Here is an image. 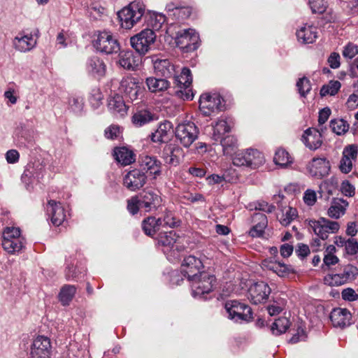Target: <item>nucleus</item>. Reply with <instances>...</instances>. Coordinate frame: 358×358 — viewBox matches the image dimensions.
<instances>
[{
    "label": "nucleus",
    "mask_w": 358,
    "mask_h": 358,
    "mask_svg": "<svg viewBox=\"0 0 358 358\" xmlns=\"http://www.w3.org/2000/svg\"><path fill=\"white\" fill-rule=\"evenodd\" d=\"M172 77L174 87L177 88L174 92L175 95L183 100H192L194 97V93L191 87L192 76L190 70L184 67L179 76L175 74Z\"/></svg>",
    "instance_id": "obj_1"
},
{
    "label": "nucleus",
    "mask_w": 358,
    "mask_h": 358,
    "mask_svg": "<svg viewBox=\"0 0 358 358\" xmlns=\"http://www.w3.org/2000/svg\"><path fill=\"white\" fill-rule=\"evenodd\" d=\"M145 13V8L139 3L133 2L118 12V17L122 28L129 29L138 22Z\"/></svg>",
    "instance_id": "obj_2"
},
{
    "label": "nucleus",
    "mask_w": 358,
    "mask_h": 358,
    "mask_svg": "<svg viewBox=\"0 0 358 358\" xmlns=\"http://www.w3.org/2000/svg\"><path fill=\"white\" fill-rule=\"evenodd\" d=\"M308 226L322 240L327 239L329 234H336L340 229L338 222L331 221L325 217H320L317 220H309Z\"/></svg>",
    "instance_id": "obj_3"
},
{
    "label": "nucleus",
    "mask_w": 358,
    "mask_h": 358,
    "mask_svg": "<svg viewBox=\"0 0 358 358\" xmlns=\"http://www.w3.org/2000/svg\"><path fill=\"white\" fill-rule=\"evenodd\" d=\"M224 308L229 317L235 322H250L252 320V308L247 304L236 300L227 301Z\"/></svg>",
    "instance_id": "obj_4"
},
{
    "label": "nucleus",
    "mask_w": 358,
    "mask_h": 358,
    "mask_svg": "<svg viewBox=\"0 0 358 358\" xmlns=\"http://www.w3.org/2000/svg\"><path fill=\"white\" fill-rule=\"evenodd\" d=\"M94 46L98 51L106 55L117 53L120 49L117 40L107 31L98 32Z\"/></svg>",
    "instance_id": "obj_5"
},
{
    "label": "nucleus",
    "mask_w": 358,
    "mask_h": 358,
    "mask_svg": "<svg viewBox=\"0 0 358 358\" xmlns=\"http://www.w3.org/2000/svg\"><path fill=\"white\" fill-rule=\"evenodd\" d=\"M155 39V31L150 29H145L132 36L130 38V42L132 48L141 55L148 52Z\"/></svg>",
    "instance_id": "obj_6"
},
{
    "label": "nucleus",
    "mask_w": 358,
    "mask_h": 358,
    "mask_svg": "<svg viewBox=\"0 0 358 358\" xmlns=\"http://www.w3.org/2000/svg\"><path fill=\"white\" fill-rule=\"evenodd\" d=\"M199 35L192 29L179 31L175 38L177 46L185 52L196 50L199 47Z\"/></svg>",
    "instance_id": "obj_7"
},
{
    "label": "nucleus",
    "mask_w": 358,
    "mask_h": 358,
    "mask_svg": "<svg viewBox=\"0 0 358 358\" xmlns=\"http://www.w3.org/2000/svg\"><path fill=\"white\" fill-rule=\"evenodd\" d=\"M189 282L194 296H201L213 290L215 277L207 272L202 271Z\"/></svg>",
    "instance_id": "obj_8"
},
{
    "label": "nucleus",
    "mask_w": 358,
    "mask_h": 358,
    "mask_svg": "<svg viewBox=\"0 0 358 358\" xmlns=\"http://www.w3.org/2000/svg\"><path fill=\"white\" fill-rule=\"evenodd\" d=\"M199 129L194 122L179 124L176 129V137L186 148L190 146L198 138Z\"/></svg>",
    "instance_id": "obj_9"
},
{
    "label": "nucleus",
    "mask_w": 358,
    "mask_h": 358,
    "mask_svg": "<svg viewBox=\"0 0 358 358\" xmlns=\"http://www.w3.org/2000/svg\"><path fill=\"white\" fill-rule=\"evenodd\" d=\"M141 84L138 78L126 76L122 79L119 89L127 99L133 102L138 99L143 92Z\"/></svg>",
    "instance_id": "obj_10"
},
{
    "label": "nucleus",
    "mask_w": 358,
    "mask_h": 358,
    "mask_svg": "<svg viewBox=\"0 0 358 358\" xmlns=\"http://www.w3.org/2000/svg\"><path fill=\"white\" fill-rule=\"evenodd\" d=\"M357 273V268L348 264L344 267L342 273L326 275L324 278V282L329 286H339L353 280Z\"/></svg>",
    "instance_id": "obj_11"
},
{
    "label": "nucleus",
    "mask_w": 358,
    "mask_h": 358,
    "mask_svg": "<svg viewBox=\"0 0 358 358\" xmlns=\"http://www.w3.org/2000/svg\"><path fill=\"white\" fill-rule=\"evenodd\" d=\"M147 182L145 172L138 169H134L123 177V185L128 190L136 192L141 189Z\"/></svg>",
    "instance_id": "obj_12"
},
{
    "label": "nucleus",
    "mask_w": 358,
    "mask_h": 358,
    "mask_svg": "<svg viewBox=\"0 0 358 358\" xmlns=\"http://www.w3.org/2000/svg\"><path fill=\"white\" fill-rule=\"evenodd\" d=\"M51 343L49 338L38 336L31 345L29 358H50Z\"/></svg>",
    "instance_id": "obj_13"
},
{
    "label": "nucleus",
    "mask_w": 358,
    "mask_h": 358,
    "mask_svg": "<svg viewBox=\"0 0 358 358\" xmlns=\"http://www.w3.org/2000/svg\"><path fill=\"white\" fill-rule=\"evenodd\" d=\"M222 99L218 94H203L199 99V109L205 116H209L215 110H222Z\"/></svg>",
    "instance_id": "obj_14"
},
{
    "label": "nucleus",
    "mask_w": 358,
    "mask_h": 358,
    "mask_svg": "<svg viewBox=\"0 0 358 358\" xmlns=\"http://www.w3.org/2000/svg\"><path fill=\"white\" fill-rule=\"evenodd\" d=\"M271 293V288L264 282L260 281L252 285L248 289V299L251 303H264Z\"/></svg>",
    "instance_id": "obj_15"
},
{
    "label": "nucleus",
    "mask_w": 358,
    "mask_h": 358,
    "mask_svg": "<svg viewBox=\"0 0 358 358\" xmlns=\"http://www.w3.org/2000/svg\"><path fill=\"white\" fill-rule=\"evenodd\" d=\"M203 267V263L199 259L189 255L185 257L182 262L181 273L183 276L187 277V280L190 281L202 272L201 270Z\"/></svg>",
    "instance_id": "obj_16"
},
{
    "label": "nucleus",
    "mask_w": 358,
    "mask_h": 358,
    "mask_svg": "<svg viewBox=\"0 0 358 358\" xmlns=\"http://www.w3.org/2000/svg\"><path fill=\"white\" fill-rule=\"evenodd\" d=\"M141 209L145 212H150L157 209L161 206L162 199L155 192L152 190L144 191L140 195Z\"/></svg>",
    "instance_id": "obj_17"
},
{
    "label": "nucleus",
    "mask_w": 358,
    "mask_h": 358,
    "mask_svg": "<svg viewBox=\"0 0 358 358\" xmlns=\"http://www.w3.org/2000/svg\"><path fill=\"white\" fill-rule=\"evenodd\" d=\"M138 163L142 171L148 173L150 175L156 176L160 175L162 163L155 157L149 155H141L139 157Z\"/></svg>",
    "instance_id": "obj_18"
},
{
    "label": "nucleus",
    "mask_w": 358,
    "mask_h": 358,
    "mask_svg": "<svg viewBox=\"0 0 358 358\" xmlns=\"http://www.w3.org/2000/svg\"><path fill=\"white\" fill-rule=\"evenodd\" d=\"M310 174L316 178H322L329 175V162L326 158H313L309 166Z\"/></svg>",
    "instance_id": "obj_19"
},
{
    "label": "nucleus",
    "mask_w": 358,
    "mask_h": 358,
    "mask_svg": "<svg viewBox=\"0 0 358 358\" xmlns=\"http://www.w3.org/2000/svg\"><path fill=\"white\" fill-rule=\"evenodd\" d=\"M86 69L90 75L96 79H100L106 75V65L102 59L94 56L87 60Z\"/></svg>",
    "instance_id": "obj_20"
},
{
    "label": "nucleus",
    "mask_w": 358,
    "mask_h": 358,
    "mask_svg": "<svg viewBox=\"0 0 358 358\" xmlns=\"http://www.w3.org/2000/svg\"><path fill=\"white\" fill-rule=\"evenodd\" d=\"M262 266L268 270L272 271L280 277H285L294 271L290 266L278 262L273 258H267L262 262Z\"/></svg>",
    "instance_id": "obj_21"
},
{
    "label": "nucleus",
    "mask_w": 358,
    "mask_h": 358,
    "mask_svg": "<svg viewBox=\"0 0 358 358\" xmlns=\"http://www.w3.org/2000/svg\"><path fill=\"white\" fill-rule=\"evenodd\" d=\"M47 210L50 215L51 222L55 226H60L66 218L64 208L60 202L49 200Z\"/></svg>",
    "instance_id": "obj_22"
},
{
    "label": "nucleus",
    "mask_w": 358,
    "mask_h": 358,
    "mask_svg": "<svg viewBox=\"0 0 358 358\" xmlns=\"http://www.w3.org/2000/svg\"><path fill=\"white\" fill-rule=\"evenodd\" d=\"M155 72L157 75L171 78L176 73L175 66L167 59H152Z\"/></svg>",
    "instance_id": "obj_23"
},
{
    "label": "nucleus",
    "mask_w": 358,
    "mask_h": 358,
    "mask_svg": "<svg viewBox=\"0 0 358 358\" xmlns=\"http://www.w3.org/2000/svg\"><path fill=\"white\" fill-rule=\"evenodd\" d=\"M330 320L334 327L344 328L350 325L352 315L347 309L335 308L330 314Z\"/></svg>",
    "instance_id": "obj_24"
},
{
    "label": "nucleus",
    "mask_w": 358,
    "mask_h": 358,
    "mask_svg": "<svg viewBox=\"0 0 358 358\" xmlns=\"http://www.w3.org/2000/svg\"><path fill=\"white\" fill-rule=\"evenodd\" d=\"M348 202L340 198H333L329 208L327 210V215L332 219H339L345 214Z\"/></svg>",
    "instance_id": "obj_25"
},
{
    "label": "nucleus",
    "mask_w": 358,
    "mask_h": 358,
    "mask_svg": "<svg viewBox=\"0 0 358 358\" xmlns=\"http://www.w3.org/2000/svg\"><path fill=\"white\" fill-rule=\"evenodd\" d=\"M302 141L310 150H316L322 145V134L317 129L309 128L304 131Z\"/></svg>",
    "instance_id": "obj_26"
},
{
    "label": "nucleus",
    "mask_w": 358,
    "mask_h": 358,
    "mask_svg": "<svg viewBox=\"0 0 358 358\" xmlns=\"http://www.w3.org/2000/svg\"><path fill=\"white\" fill-rule=\"evenodd\" d=\"M173 130V124L169 121L162 122L157 130L150 135L151 141L154 143H164L169 139V134Z\"/></svg>",
    "instance_id": "obj_27"
},
{
    "label": "nucleus",
    "mask_w": 358,
    "mask_h": 358,
    "mask_svg": "<svg viewBox=\"0 0 358 358\" xmlns=\"http://www.w3.org/2000/svg\"><path fill=\"white\" fill-rule=\"evenodd\" d=\"M36 40L32 35H22L19 34L13 41V45L16 50L20 52H27L31 50L35 47Z\"/></svg>",
    "instance_id": "obj_28"
},
{
    "label": "nucleus",
    "mask_w": 358,
    "mask_h": 358,
    "mask_svg": "<svg viewBox=\"0 0 358 358\" xmlns=\"http://www.w3.org/2000/svg\"><path fill=\"white\" fill-rule=\"evenodd\" d=\"M140 56L135 55L131 51L122 52L120 54L119 64L124 69L134 71L138 66Z\"/></svg>",
    "instance_id": "obj_29"
},
{
    "label": "nucleus",
    "mask_w": 358,
    "mask_h": 358,
    "mask_svg": "<svg viewBox=\"0 0 358 358\" xmlns=\"http://www.w3.org/2000/svg\"><path fill=\"white\" fill-rule=\"evenodd\" d=\"M299 41L305 44L313 43L317 37V28L313 26H304L296 31Z\"/></svg>",
    "instance_id": "obj_30"
},
{
    "label": "nucleus",
    "mask_w": 358,
    "mask_h": 358,
    "mask_svg": "<svg viewBox=\"0 0 358 358\" xmlns=\"http://www.w3.org/2000/svg\"><path fill=\"white\" fill-rule=\"evenodd\" d=\"M162 225V218L156 219L155 217H148L142 222V229L148 236H152L159 231Z\"/></svg>",
    "instance_id": "obj_31"
},
{
    "label": "nucleus",
    "mask_w": 358,
    "mask_h": 358,
    "mask_svg": "<svg viewBox=\"0 0 358 358\" xmlns=\"http://www.w3.org/2000/svg\"><path fill=\"white\" fill-rule=\"evenodd\" d=\"M254 222L258 221L249 231V234L252 237H260L264 231V229L267 226V217L262 213H257L253 216Z\"/></svg>",
    "instance_id": "obj_32"
},
{
    "label": "nucleus",
    "mask_w": 358,
    "mask_h": 358,
    "mask_svg": "<svg viewBox=\"0 0 358 358\" xmlns=\"http://www.w3.org/2000/svg\"><path fill=\"white\" fill-rule=\"evenodd\" d=\"M145 83L147 87L152 93L161 92L166 90L170 83L166 79L149 77L146 78Z\"/></svg>",
    "instance_id": "obj_33"
},
{
    "label": "nucleus",
    "mask_w": 358,
    "mask_h": 358,
    "mask_svg": "<svg viewBox=\"0 0 358 358\" xmlns=\"http://www.w3.org/2000/svg\"><path fill=\"white\" fill-rule=\"evenodd\" d=\"M114 152L115 159L124 166L129 165L136 160L133 151L125 147L116 148Z\"/></svg>",
    "instance_id": "obj_34"
},
{
    "label": "nucleus",
    "mask_w": 358,
    "mask_h": 358,
    "mask_svg": "<svg viewBox=\"0 0 358 358\" xmlns=\"http://www.w3.org/2000/svg\"><path fill=\"white\" fill-rule=\"evenodd\" d=\"M156 119L154 113H152L148 110H141L136 113L132 117V122L136 127H142Z\"/></svg>",
    "instance_id": "obj_35"
},
{
    "label": "nucleus",
    "mask_w": 358,
    "mask_h": 358,
    "mask_svg": "<svg viewBox=\"0 0 358 358\" xmlns=\"http://www.w3.org/2000/svg\"><path fill=\"white\" fill-rule=\"evenodd\" d=\"M250 156L248 158V167L256 169L262 166L265 162L264 155L257 150L248 149Z\"/></svg>",
    "instance_id": "obj_36"
},
{
    "label": "nucleus",
    "mask_w": 358,
    "mask_h": 358,
    "mask_svg": "<svg viewBox=\"0 0 358 358\" xmlns=\"http://www.w3.org/2000/svg\"><path fill=\"white\" fill-rule=\"evenodd\" d=\"M76 292V287L74 285H64L59 294V299L63 306H68L72 301Z\"/></svg>",
    "instance_id": "obj_37"
},
{
    "label": "nucleus",
    "mask_w": 358,
    "mask_h": 358,
    "mask_svg": "<svg viewBox=\"0 0 358 358\" xmlns=\"http://www.w3.org/2000/svg\"><path fill=\"white\" fill-rule=\"evenodd\" d=\"M179 152V148L172 145H167L163 150V158L166 164L176 166L179 164V158L176 152Z\"/></svg>",
    "instance_id": "obj_38"
},
{
    "label": "nucleus",
    "mask_w": 358,
    "mask_h": 358,
    "mask_svg": "<svg viewBox=\"0 0 358 358\" xmlns=\"http://www.w3.org/2000/svg\"><path fill=\"white\" fill-rule=\"evenodd\" d=\"M273 162L278 166L286 167L292 163V158L286 150L278 148L275 151Z\"/></svg>",
    "instance_id": "obj_39"
},
{
    "label": "nucleus",
    "mask_w": 358,
    "mask_h": 358,
    "mask_svg": "<svg viewBox=\"0 0 358 358\" xmlns=\"http://www.w3.org/2000/svg\"><path fill=\"white\" fill-rule=\"evenodd\" d=\"M108 108L113 112L124 115L127 112V107L122 97L120 95H115L108 100Z\"/></svg>",
    "instance_id": "obj_40"
},
{
    "label": "nucleus",
    "mask_w": 358,
    "mask_h": 358,
    "mask_svg": "<svg viewBox=\"0 0 358 358\" xmlns=\"http://www.w3.org/2000/svg\"><path fill=\"white\" fill-rule=\"evenodd\" d=\"M230 130L231 128L225 120H219L213 127V138L215 141H219Z\"/></svg>",
    "instance_id": "obj_41"
},
{
    "label": "nucleus",
    "mask_w": 358,
    "mask_h": 358,
    "mask_svg": "<svg viewBox=\"0 0 358 358\" xmlns=\"http://www.w3.org/2000/svg\"><path fill=\"white\" fill-rule=\"evenodd\" d=\"M177 236L173 231H160L157 237L158 243L166 247H172L176 242Z\"/></svg>",
    "instance_id": "obj_42"
},
{
    "label": "nucleus",
    "mask_w": 358,
    "mask_h": 358,
    "mask_svg": "<svg viewBox=\"0 0 358 358\" xmlns=\"http://www.w3.org/2000/svg\"><path fill=\"white\" fill-rule=\"evenodd\" d=\"M290 324L289 320L285 317H279L272 324L271 330L274 335H280L287 330Z\"/></svg>",
    "instance_id": "obj_43"
},
{
    "label": "nucleus",
    "mask_w": 358,
    "mask_h": 358,
    "mask_svg": "<svg viewBox=\"0 0 358 358\" xmlns=\"http://www.w3.org/2000/svg\"><path fill=\"white\" fill-rule=\"evenodd\" d=\"M224 155H231L237 147V140L233 136L222 137L220 140Z\"/></svg>",
    "instance_id": "obj_44"
},
{
    "label": "nucleus",
    "mask_w": 358,
    "mask_h": 358,
    "mask_svg": "<svg viewBox=\"0 0 358 358\" xmlns=\"http://www.w3.org/2000/svg\"><path fill=\"white\" fill-rule=\"evenodd\" d=\"M23 239L3 240L2 246L7 252L13 254L19 252L23 247Z\"/></svg>",
    "instance_id": "obj_45"
},
{
    "label": "nucleus",
    "mask_w": 358,
    "mask_h": 358,
    "mask_svg": "<svg viewBox=\"0 0 358 358\" xmlns=\"http://www.w3.org/2000/svg\"><path fill=\"white\" fill-rule=\"evenodd\" d=\"M330 127L337 135H342L348 131L349 124L343 119L331 120L330 122Z\"/></svg>",
    "instance_id": "obj_46"
},
{
    "label": "nucleus",
    "mask_w": 358,
    "mask_h": 358,
    "mask_svg": "<svg viewBox=\"0 0 358 358\" xmlns=\"http://www.w3.org/2000/svg\"><path fill=\"white\" fill-rule=\"evenodd\" d=\"M341 87V84L338 80H331L328 85H324L320 90V95L324 96L327 94L335 95Z\"/></svg>",
    "instance_id": "obj_47"
},
{
    "label": "nucleus",
    "mask_w": 358,
    "mask_h": 358,
    "mask_svg": "<svg viewBox=\"0 0 358 358\" xmlns=\"http://www.w3.org/2000/svg\"><path fill=\"white\" fill-rule=\"evenodd\" d=\"M249 156L250 154H248V150L236 153L235 156L233 157L232 159L233 164L236 166L248 167Z\"/></svg>",
    "instance_id": "obj_48"
},
{
    "label": "nucleus",
    "mask_w": 358,
    "mask_h": 358,
    "mask_svg": "<svg viewBox=\"0 0 358 358\" xmlns=\"http://www.w3.org/2000/svg\"><path fill=\"white\" fill-rule=\"evenodd\" d=\"M297 217V210L296 208L289 207L285 213L282 214L280 218V222L282 225L287 226Z\"/></svg>",
    "instance_id": "obj_49"
},
{
    "label": "nucleus",
    "mask_w": 358,
    "mask_h": 358,
    "mask_svg": "<svg viewBox=\"0 0 358 358\" xmlns=\"http://www.w3.org/2000/svg\"><path fill=\"white\" fill-rule=\"evenodd\" d=\"M127 210L132 215H136L141 209V201L138 196H132L127 200Z\"/></svg>",
    "instance_id": "obj_50"
},
{
    "label": "nucleus",
    "mask_w": 358,
    "mask_h": 358,
    "mask_svg": "<svg viewBox=\"0 0 358 358\" xmlns=\"http://www.w3.org/2000/svg\"><path fill=\"white\" fill-rule=\"evenodd\" d=\"M296 87L301 96H305L311 90L310 80L306 78H300L296 83Z\"/></svg>",
    "instance_id": "obj_51"
},
{
    "label": "nucleus",
    "mask_w": 358,
    "mask_h": 358,
    "mask_svg": "<svg viewBox=\"0 0 358 358\" xmlns=\"http://www.w3.org/2000/svg\"><path fill=\"white\" fill-rule=\"evenodd\" d=\"M309 4L313 13H323L327 6L324 0H309Z\"/></svg>",
    "instance_id": "obj_52"
},
{
    "label": "nucleus",
    "mask_w": 358,
    "mask_h": 358,
    "mask_svg": "<svg viewBox=\"0 0 358 358\" xmlns=\"http://www.w3.org/2000/svg\"><path fill=\"white\" fill-rule=\"evenodd\" d=\"M161 218L162 220V227H169L173 228L177 226L178 223L179 222L178 220H176L173 213L171 211L166 212L163 217Z\"/></svg>",
    "instance_id": "obj_53"
},
{
    "label": "nucleus",
    "mask_w": 358,
    "mask_h": 358,
    "mask_svg": "<svg viewBox=\"0 0 358 358\" xmlns=\"http://www.w3.org/2000/svg\"><path fill=\"white\" fill-rule=\"evenodd\" d=\"M23 239L20 236V230L16 227H7L3 231V240Z\"/></svg>",
    "instance_id": "obj_54"
},
{
    "label": "nucleus",
    "mask_w": 358,
    "mask_h": 358,
    "mask_svg": "<svg viewBox=\"0 0 358 358\" xmlns=\"http://www.w3.org/2000/svg\"><path fill=\"white\" fill-rule=\"evenodd\" d=\"M192 8L189 6H180L176 10V15L174 16L178 20H184L187 19L192 14Z\"/></svg>",
    "instance_id": "obj_55"
},
{
    "label": "nucleus",
    "mask_w": 358,
    "mask_h": 358,
    "mask_svg": "<svg viewBox=\"0 0 358 358\" xmlns=\"http://www.w3.org/2000/svg\"><path fill=\"white\" fill-rule=\"evenodd\" d=\"M342 54L345 58L352 59L358 54V46L349 43L344 47Z\"/></svg>",
    "instance_id": "obj_56"
},
{
    "label": "nucleus",
    "mask_w": 358,
    "mask_h": 358,
    "mask_svg": "<svg viewBox=\"0 0 358 358\" xmlns=\"http://www.w3.org/2000/svg\"><path fill=\"white\" fill-rule=\"evenodd\" d=\"M103 99V94L99 88H94L90 92V103L97 107L101 103Z\"/></svg>",
    "instance_id": "obj_57"
},
{
    "label": "nucleus",
    "mask_w": 358,
    "mask_h": 358,
    "mask_svg": "<svg viewBox=\"0 0 358 358\" xmlns=\"http://www.w3.org/2000/svg\"><path fill=\"white\" fill-rule=\"evenodd\" d=\"M345 251L350 255H357L358 253V241L353 238H348L347 240Z\"/></svg>",
    "instance_id": "obj_58"
},
{
    "label": "nucleus",
    "mask_w": 358,
    "mask_h": 358,
    "mask_svg": "<svg viewBox=\"0 0 358 358\" xmlns=\"http://www.w3.org/2000/svg\"><path fill=\"white\" fill-rule=\"evenodd\" d=\"M339 259L336 255H325L323 259L322 268L324 271L329 269L331 266L336 264Z\"/></svg>",
    "instance_id": "obj_59"
},
{
    "label": "nucleus",
    "mask_w": 358,
    "mask_h": 358,
    "mask_svg": "<svg viewBox=\"0 0 358 358\" xmlns=\"http://www.w3.org/2000/svg\"><path fill=\"white\" fill-rule=\"evenodd\" d=\"M181 199H185L191 203H195L198 201H204V196L199 193H192V192H184Z\"/></svg>",
    "instance_id": "obj_60"
},
{
    "label": "nucleus",
    "mask_w": 358,
    "mask_h": 358,
    "mask_svg": "<svg viewBox=\"0 0 358 358\" xmlns=\"http://www.w3.org/2000/svg\"><path fill=\"white\" fill-rule=\"evenodd\" d=\"M104 134L108 139H115L120 134V127L117 125L112 124L105 129Z\"/></svg>",
    "instance_id": "obj_61"
},
{
    "label": "nucleus",
    "mask_w": 358,
    "mask_h": 358,
    "mask_svg": "<svg viewBox=\"0 0 358 358\" xmlns=\"http://www.w3.org/2000/svg\"><path fill=\"white\" fill-rule=\"evenodd\" d=\"M357 146L355 145H350L344 148L343 155L352 160H355L357 158Z\"/></svg>",
    "instance_id": "obj_62"
},
{
    "label": "nucleus",
    "mask_w": 358,
    "mask_h": 358,
    "mask_svg": "<svg viewBox=\"0 0 358 358\" xmlns=\"http://www.w3.org/2000/svg\"><path fill=\"white\" fill-rule=\"evenodd\" d=\"M341 190L346 196H353L355 193L354 186L348 180H345L341 183Z\"/></svg>",
    "instance_id": "obj_63"
},
{
    "label": "nucleus",
    "mask_w": 358,
    "mask_h": 358,
    "mask_svg": "<svg viewBox=\"0 0 358 358\" xmlns=\"http://www.w3.org/2000/svg\"><path fill=\"white\" fill-rule=\"evenodd\" d=\"M340 170L342 173H348L352 168V160L343 155L339 165Z\"/></svg>",
    "instance_id": "obj_64"
}]
</instances>
